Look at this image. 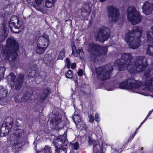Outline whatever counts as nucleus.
<instances>
[{
	"instance_id": "24",
	"label": "nucleus",
	"mask_w": 153,
	"mask_h": 153,
	"mask_svg": "<svg viewBox=\"0 0 153 153\" xmlns=\"http://www.w3.org/2000/svg\"><path fill=\"white\" fill-rule=\"evenodd\" d=\"M73 119L76 126H77L78 123H79L81 122V117L79 115H74L73 117Z\"/></svg>"
},
{
	"instance_id": "5",
	"label": "nucleus",
	"mask_w": 153,
	"mask_h": 153,
	"mask_svg": "<svg viewBox=\"0 0 153 153\" xmlns=\"http://www.w3.org/2000/svg\"><path fill=\"white\" fill-rule=\"evenodd\" d=\"M127 14L128 20L133 25L139 23L142 19L138 12L133 7H129L127 11Z\"/></svg>"
},
{
	"instance_id": "4",
	"label": "nucleus",
	"mask_w": 153,
	"mask_h": 153,
	"mask_svg": "<svg viewBox=\"0 0 153 153\" xmlns=\"http://www.w3.org/2000/svg\"><path fill=\"white\" fill-rule=\"evenodd\" d=\"M142 31V28L140 27H133L131 33L130 30H128L125 36V41L128 44L130 48L136 49L140 45V37Z\"/></svg>"
},
{
	"instance_id": "34",
	"label": "nucleus",
	"mask_w": 153,
	"mask_h": 153,
	"mask_svg": "<svg viewBox=\"0 0 153 153\" xmlns=\"http://www.w3.org/2000/svg\"><path fill=\"white\" fill-rule=\"evenodd\" d=\"M50 149H49L47 146H45V148H44V149L42 151V153L43 152H46V153H50Z\"/></svg>"
},
{
	"instance_id": "12",
	"label": "nucleus",
	"mask_w": 153,
	"mask_h": 153,
	"mask_svg": "<svg viewBox=\"0 0 153 153\" xmlns=\"http://www.w3.org/2000/svg\"><path fill=\"white\" fill-rule=\"evenodd\" d=\"M94 0H89L88 3L83 6L82 13L83 16H87L90 13L91 8Z\"/></svg>"
},
{
	"instance_id": "27",
	"label": "nucleus",
	"mask_w": 153,
	"mask_h": 153,
	"mask_svg": "<svg viewBox=\"0 0 153 153\" xmlns=\"http://www.w3.org/2000/svg\"><path fill=\"white\" fill-rule=\"evenodd\" d=\"M49 92V90L48 89H47L45 90L43 92V93L42 94V98H41L42 100H45L47 97L48 94Z\"/></svg>"
},
{
	"instance_id": "45",
	"label": "nucleus",
	"mask_w": 153,
	"mask_h": 153,
	"mask_svg": "<svg viewBox=\"0 0 153 153\" xmlns=\"http://www.w3.org/2000/svg\"><path fill=\"white\" fill-rule=\"evenodd\" d=\"M153 111V109H152V110H151V111H150L149 113H148V114H147V117H149V116L150 115V114H152V111Z\"/></svg>"
},
{
	"instance_id": "44",
	"label": "nucleus",
	"mask_w": 153,
	"mask_h": 153,
	"mask_svg": "<svg viewBox=\"0 0 153 153\" xmlns=\"http://www.w3.org/2000/svg\"><path fill=\"white\" fill-rule=\"evenodd\" d=\"M76 67V64L75 63H72L71 66V68L73 69L74 68Z\"/></svg>"
},
{
	"instance_id": "50",
	"label": "nucleus",
	"mask_w": 153,
	"mask_h": 153,
	"mask_svg": "<svg viewBox=\"0 0 153 153\" xmlns=\"http://www.w3.org/2000/svg\"><path fill=\"white\" fill-rule=\"evenodd\" d=\"M12 124H10V127H9V128H11L12 127Z\"/></svg>"
},
{
	"instance_id": "35",
	"label": "nucleus",
	"mask_w": 153,
	"mask_h": 153,
	"mask_svg": "<svg viewBox=\"0 0 153 153\" xmlns=\"http://www.w3.org/2000/svg\"><path fill=\"white\" fill-rule=\"evenodd\" d=\"M100 115L98 113H96L95 115V120L98 122L100 120Z\"/></svg>"
},
{
	"instance_id": "14",
	"label": "nucleus",
	"mask_w": 153,
	"mask_h": 153,
	"mask_svg": "<svg viewBox=\"0 0 153 153\" xmlns=\"http://www.w3.org/2000/svg\"><path fill=\"white\" fill-rule=\"evenodd\" d=\"M143 12L146 15L150 14L153 9V4L146 2L142 7Z\"/></svg>"
},
{
	"instance_id": "52",
	"label": "nucleus",
	"mask_w": 153,
	"mask_h": 153,
	"mask_svg": "<svg viewBox=\"0 0 153 153\" xmlns=\"http://www.w3.org/2000/svg\"><path fill=\"white\" fill-rule=\"evenodd\" d=\"M143 122H142L141 123V124H140V125L141 126H142V125L143 124Z\"/></svg>"
},
{
	"instance_id": "7",
	"label": "nucleus",
	"mask_w": 153,
	"mask_h": 153,
	"mask_svg": "<svg viewBox=\"0 0 153 153\" xmlns=\"http://www.w3.org/2000/svg\"><path fill=\"white\" fill-rule=\"evenodd\" d=\"M9 25L11 31L15 33L20 32L23 27L22 22L19 20L18 18L16 16L11 17Z\"/></svg>"
},
{
	"instance_id": "39",
	"label": "nucleus",
	"mask_w": 153,
	"mask_h": 153,
	"mask_svg": "<svg viewBox=\"0 0 153 153\" xmlns=\"http://www.w3.org/2000/svg\"><path fill=\"white\" fill-rule=\"evenodd\" d=\"M71 46L72 47V52H74L76 51V46L74 45V43L73 42H72L71 43Z\"/></svg>"
},
{
	"instance_id": "21",
	"label": "nucleus",
	"mask_w": 153,
	"mask_h": 153,
	"mask_svg": "<svg viewBox=\"0 0 153 153\" xmlns=\"http://www.w3.org/2000/svg\"><path fill=\"white\" fill-rule=\"evenodd\" d=\"M4 33L0 36V42L4 41L5 39L7 36L9 32L8 30L7 29V28L4 27L3 28Z\"/></svg>"
},
{
	"instance_id": "16",
	"label": "nucleus",
	"mask_w": 153,
	"mask_h": 153,
	"mask_svg": "<svg viewBox=\"0 0 153 153\" xmlns=\"http://www.w3.org/2000/svg\"><path fill=\"white\" fill-rule=\"evenodd\" d=\"M51 122L53 123L58 125V124L61 122V115L59 113H57L55 114H53Z\"/></svg>"
},
{
	"instance_id": "23",
	"label": "nucleus",
	"mask_w": 153,
	"mask_h": 153,
	"mask_svg": "<svg viewBox=\"0 0 153 153\" xmlns=\"http://www.w3.org/2000/svg\"><path fill=\"white\" fill-rule=\"evenodd\" d=\"M56 0H46L45 5L47 7L51 8L53 6Z\"/></svg>"
},
{
	"instance_id": "33",
	"label": "nucleus",
	"mask_w": 153,
	"mask_h": 153,
	"mask_svg": "<svg viewBox=\"0 0 153 153\" xmlns=\"http://www.w3.org/2000/svg\"><path fill=\"white\" fill-rule=\"evenodd\" d=\"M106 89L108 91H111L114 89V87L111 85L107 86L105 87Z\"/></svg>"
},
{
	"instance_id": "18",
	"label": "nucleus",
	"mask_w": 153,
	"mask_h": 153,
	"mask_svg": "<svg viewBox=\"0 0 153 153\" xmlns=\"http://www.w3.org/2000/svg\"><path fill=\"white\" fill-rule=\"evenodd\" d=\"M72 55L75 57H77L78 56L80 58L84 56V53L81 48H79L75 51L72 52Z\"/></svg>"
},
{
	"instance_id": "51",
	"label": "nucleus",
	"mask_w": 153,
	"mask_h": 153,
	"mask_svg": "<svg viewBox=\"0 0 153 153\" xmlns=\"http://www.w3.org/2000/svg\"><path fill=\"white\" fill-rule=\"evenodd\" d=\"M138 128H137L136 130V131H135V132H136H136L138 130Z\"/></svg>"
},
{
	"instance_id": "8",
	"label": "nucleus",
	"mask_w": 153,
	"mask_h": 153,
	"mask_svg": "<svg viewBox=\"0 0 153 153\" xmlns=\"http://www.w3.org/2000/svg\"><path fill=\"white\" fill-rule=\"evenodd\" d=\"M109 29L103 26L97 33L95 34L94 36L97 40L103 42L109 38Z\"/></svg>"
},
{
	"instance_id": "31",
	"label": "nucleus",
	"mask_w": 153,
	"mask_h": 153,
	"mask_svg": "<svg viewBox=\"0 0 153 153\" xmlns=\"http://www.w3.org/2000/svg\"><path fill=\"white\" fill-rule=\"evenodd\" d=\"M72 147L75 150L77 149L79 147V144L77 142H76L74 143L71 144Z\"/></svg>"
},
{
	"instance_id": "13",
	"label": "nucleus",
	"mask_w": 153,
	"mask_h": 153,
	"mask_svg": "<svg viewBox=\"0 0 153 153\" xmlns=\"http://www.w3.org/2000/svg\"><path fill=\"white\" fill-rule=\"evenodd\" d=\"M49 36L45 33H44L39 38L38 43L44 47L47 48L49 45Z\"/></svg>"
},
{
	"instance_id": "17",
	"label": "nucleus",
	"mask_w": 153,
	"mask_h": 153,
	"mask_svg": "<svg viewBox=\"0 0 153 153\" xmlns=\"http://www.w3.org/2000/svg\"><path fill=\"white\" fill-rule=\"evenodd\" d=\"M147 41L153 44V26L147 33Z\"/></svg>"
},
{
	"instance_id": "36",
	"label": "nucleus",
	"mask_w": 153,
	"mask_h": 153,
	"mask_svg": "<svg viewBox=\"0 0 153 153\" xmlns=\"http://www.w3.org/2000/svg\"><path fill=\"white\" fill-rule=\"evenodd\" d=\"M88 119L89 121L91 123H93L94 120V116L92 115H90L88 116Z\"/></svg>"
},
{
	"instance_id": "26",
	"label": "nucleus",
	"mask_w": 153,
	"mask_h": 153,
	"mask_svg": "<svg viewBox=\"0 0 153 153\" xmlns=\"http://www.w3.org/2000/svg\"><path fill=\"white\" fill-rule=\"evenodd\" d=\"M65 50L63 49L60 52L59 55L58 59L62 60L65 56Z\"/></svg>"
},
{
	"instance_id": "49",
	"label": "nucleus",
	"mask_w": 153,
	"mask_h": 153,
	"mask_svg": "<svg viewBox=\"0 0 153 153\" xmlns=\"http://www.w3.org/2000/svg\"><path fill=\"white\" fill-rule=\"evenodd\" d=\"M148 117H147V116L145 118V119L144 120H145V121H146V120H147Z\"/></svg>"
},
{
	"instance_id": "56",
	"label": "nucleus",
	"mask_w": 153,
	"mask_h": 153,
	"mask_svg": "<svg viewBox=\"0 0 153 153\" xmlns=\"http://www.w3.org/2000/svg\"><path fill=\"white\" fill-rule=\"evenodd\" d=\"M25 101H27V100H25Z\"/></svg>"
},
{
	"instance_id": "19",
	"label": "nucleus",
	"mask_w": 153,
	"mask_h": 153,
	"mask_svg": "<svg viewBox=\"0 0 153 153\" xmlns=\"http://www.w3.org/2000/svg\"><path fill=\"white\" fill-rule=\"evenodd\" d=\"M34 7L38 11H39L43 13H46L48 12L47 7L43 6L42 7L37 5H34Z\"/></svg>"
},
{
	"instance_id": "10",
	"label": "nucleus",
	"mask_w": 153,
	"mask_h": 153,
	"mask_svg": "<svg viewBox=\"0 0 153 153\" xmlns=\"http://www.w3.org/2000/svg\"><path fill=\"white\" fill-rule=\"evenodd\" d=\"M108 12L110 20L116 22L119 18V13L117 8L112 6L108 7Z\"/></svg>"
},
{
	"instance_id": "9",
	"label": "nucleus",
	"mask_w": 153,
	"mask_h": 153,
	"mask_svg": "<svg viewBox=\"0 0 153 153\" xmlns=\"http://www.w3.org/2000/svg\"><path fill=\"white\" fill-rule=\"evenodd\" d=\"M107 49V47H102L95 45L92 42L90 43L88 45V50L90 51L93 50H95L97 56L106 54Z\"/></svg>"
},
{
	"instance_id": "40",
	"label": "nucleus",
	"mask_w": 153,
	"mask_h": 153,
	"mask_svg": "<svg viewBox=\"0 0 153 153\" xmlns=\"http://www.w3.org/2000/svg\"><path fill=\"white\" fill-rule=\"evenodd\" d=\"M22 131L21 130L18 129L16 131V134L18 136L22 134Z\"/></svg>"
},
{
	"instance_id": "32",
	"label": "nucleus",
	"mask_w": 153,
	"mask_h": 153,
	"mask_svg": "<svg viewBox=\"0 0 153 153\" xmlns=\"http://www.w3.org/2000/svg\"><path fill=\"white\" fill-rule=\"evenodd\" d=\"M79 123L81 129H84L85 130L86 129V126L84 123L82 122H81V123Z\"/></svg>"
},
{
	"instance_id": "54",
	"label": "nucleus",
	"mask_w": 153,
	"mask_h": 153,
	"mask_svg": "<svg viewBox=\"0 0 153 153\" xmlns=\"http://www.w3.org/2000/svg\"><path fill=\"white\" fill-rule=\"evenodd\" d=\"M15 101L16 102H18V103L19 102L17 101V100H16V99H15Z\"/></svg>"
},
{
	"instance_id": "28",
	"label": "nucleus",
	"mask_w": 153,
	"mask_h": 153,
	"mask_svg": "<svg viewBox=\"0 0 153 153\" xmlns=\"http://www.w3.org/2000/svg\"><path fill=\"white\" fill-rule=\"evenodd\" d=\"M96 135L97 137L99 138L101 140L102 137V134L101 129L99 128L98 129V131L96 133Z\"/></svg>"
},
{
	"instance_id": "6",
	"label": "nucleus",
	"mask_w": 153,
	"mask_h": 153,
	"mask_svg": "<svg viewBox=\"0 0 153 153\" xmlns=\"http://www.w3.org/2000/svg\"><path fill=\"white\" fill-rule=\"evenodd\" d=\"M15 76L14 74L12 73L7 76V79L8 83L11 85L12 87H14L17 90H19L23 82V76L22 74L19 75L17 77L16 81L15 80Z\"/></svg>"
},
{
	"instance_id": "55",
	"label": "nucleus",
	"mask_w": 153,
	"mask_h": 153,
	"mask_svg": "<svg viewBox=\"0 0 153 153\" xmlns=\"http://www.w3.org/2000/svg\"><path fill=\"white\" fill-rule=\"evenodd\" d=\"M146 121H145V120H143V121L142 122L143 123H144V122H145Z\"/></svg>"
},
{
	"instance_id": "20",
	"label": "nucleus",
	"mask_w": 153,
	"mask_h": 153,
	"mask_svg": "<svg viewBox=\"0 0 153 153\" xmlns=\"http://www.w3.org/2000/svg\"><path fill=\"white\" fill-rule=\"evenodd\" d=\"M46 48L38 43L36 48V52L39 54H41L44 52Z\"/></svg>"
},
{
	"instance_id": "57",
	"label": "nucleus",
	"mask_w": 153,
	"mask_h": 153,
	"mask_svg": "<svg viewBox=\"0 0 153 153\" xmlns=\"http://www.w3.org/2000/svg\"><path fill=\"white\" fill-rule=\"evenodd\" d=\"M39 153L38 152V153Z\"/></svg>"
},
{
	"instance_id": "37",
	"label": "nucleus",
	"mask_w": 153,
	"mask_h": 153,
	"mask_svg": "<svg viewBox=\"0 0 153 153\" xmlns=\"http://www.w3.org/2000/svg\"><path fill=\"white\" fill-rule=\"evenodd\" d=\"M43 0H35L36 4L34 5H37L39 6L42 3Z\"/></svg>"
},
{
	"instance_id": "22",
	"label": "nucleus",
	"mask_w": 153,
	"mask_h": 153,
	"mask_svg": "<svg viewBox=\"0 0 153 153\" xmlns=\"http://www.w3.org/2000/svg\"><path fill=\"white\" fill-rule=\"evenodd\" d=\"M7 90L4 88H2L0 90V99L1 100L5 98L7 94Z\"/></svg>"
},
{
	"instance_id": "38",
	"label": "nucleus",
	"mask_w": 153,
	"mask_h": 153,
	"mask_svg": "<svg viewBox=\"0 0 153 153\" xmlns=\"http://www.w3.org/2000/svg\"><path fill=\"white\" fill-rule=\"evenodd\" d=\"M66 63V67L68 68H69L70 66V62L68 58H66L65 60Z\"/></svg>"
},
{
	"instance_id": "15",
	"label": "nucleus",
	"mask_w": 153,
	"mask_h": 153,
	"mask_svg": "<svg viewBox=\"0 0 153 153\" xmlns=\"http://www.w3.org/2000/svg\"><path fill=\"white\" fill-rule=\"evenodd\" d=\"M88 143L90 145H93V153H103L101 149H100V151L99 152L98 150L99 148V146L98 145H97V143L95 140L89 138Z\"/></svg>"
},
{
	"instance_id": "29",
	"label": "nucleus",
	"mask_w": 153,
	"mask_h": 153,
	"mask_svg": "<svg viewBox=\"0 0 153 153\" xmlns=\"http://www.w3.org/2000/svg\"><path fill=\"white\" fill-rule=\"evenodd\" d=\"M66 77L68 78H71L72 77V71L71 70H69L65 74Z\"/></svg>"
},
{
	"instance_id": "43",
	"label": "nucleus",
	"mask_w": 153,
	"mask_h": 153,
	"mask_svg": "<svg viewBox=\"0 0 153 153\" xmlns=\"http://www.w3.org/2000/svg\"><path fill=\"white\" fill-rule=\"evenodd\" d=\"M62 137V136H58L57 138V139H55L54 140V142H56L57 141H58V142H59L61 140H60V138H61Z\"/></svg>"
},
{
	"instance_id": "3",
	"label": "nucleus",
	"mask_w": 153,
	"mask_h": 153,
	"mask_svg": "<svg viewBox=\"0 0 153 153\" xmlns=\"http://www.w3.org/2000/svg\"><path fill=\"white\" fill-rule=\"evenodd\" d=\"M121 89H128L134 92L146 95L145 92L149 91V88L145 86L141 85L140 82L136 81L134 79H130L125 81L119 84Z\"/></svg>"
},
{
	"instance_id": "53",
	"label": "nucleus",
	"mask_w": 153,
	"mask_h": 153,
	"mask_svg": "<svg viewBox=\"0 0 153 153\" xmlns=\"http://www.w3.org/2000/svg\"><path fill=\"white\" fill-rule=\"evenodd\" d=\"M141 126L140 125L139 126V127L137 128H138V129H139L140 128V127H141Z\"/></svg>"
},
{
	"instance_id": "48",
	"label": "nucleus",
	"mask_w": 153,
	"mask_h": 153,
	"mask_svg": "<svg viewBox=\"0 0 153 153\" xmlns=\"http://www.w3.org/2000/svg\"><path fill=\"white\" fill-rule=\"evenodd\" d=\"M4 76L1 77V74H0V80H1L3 78Z\"/></svg>"
},
{
	"instance_id": "46",
	"label": "nucleus",
	"mask_w": 153,
	"mask_h": 153,
	"mask_svg": "<svg viewBox=\"0 0 153 153\" xmlns=\"http://www.w3.org/2000/svg\"><path fill=\"white\" fill-rule=\"evenodd\" d=\"M136 134V132H135L131 136L132 137V138H134Z\"/></svg>"
},
{
	"instance_id": "41",
	"label": "nucleus",
	"mask_w": 153,
	"mask_h": 153,
	"mask_svg": "<svg viewBox=\"0 0 153 153\" xmlns=\"http://www.w3.org/2000/svg\"><path fill=\"white\" fill-rule=\"evenodd\" d=\"M83 71L82 70H79L78 72V74L79 76H81L82 75Z\"/></svg>"
},
{
	"instance_id": "2",
	"label": "nucleus",
	"mask_w": 153,
	"mask_h": 153,
	"mask_svg": "<svg viewBox=\"0 0 153 153\" xmlns=\"http://www.w3.org/2000/svg\"><path fill=\"white\" fill-rule=\"evenodd\" d=\"M19 48V45L16 39L13 37L9 38L6 46H0V62H8L15 59L18 56L17 52Z\"/></svg>"
},
{
	"instance_id": "47",
	"label": "nucleus",
	"mask_w": 153,
	"mask_h": 153,
	"mask_svg": "<svg viewBox=\"0 0 153 153\" xmlns=\"http://www.w3.org/2000/svg\"><path fill=\"white\" fill-rule=\"evenodd\" d=\"M133 138H132V137L131 136L129 139L128 140H130L131 141L132 140Z\"/></svg>"
},
{
	"instance_id": "1",
	"label": "nucleus",
	"mask_w": 153,
	"mask_h": 153,
	"mask_svg": "<svg viewBox=\"0 0 153 153\" xmlns=\"http://www.w3.org/2000/svg\"><path fill=\"white\" fill-rule=\"evenodd\" d=\"M132 57L130 53H124L122 55L121 59L116 61L117 66L120 71H123L126 69H128L131 73H137L145 69L147 66L146 64H140L142 62L143 57H139L138 61L135 63L131 64V60Z\"/></svg>"
},
{
	"instance_id": "42",
	"label": "nucleus",
	"mask_w": 153,
	"mask_h": 153,
	"mask_svg": "<svg viewBox=\"0 0 153 153\" xmlns=\"http://www.w3.org/2000/svg\"><path fill=\"white\" fill-rule=\"evenodd\" d=\"M59 153H66V149H65L62 150L60 149L59 151Z\"/></svg>"
},
{
	"instance_id": "11",
	"label": "nucleus",
	"mask_w": 153,
	"mask_h": 153,
	"mask_svg": "<svg viewBox=\"0 0 153 153\" xmlns=\"http://www.w3.org/2000/svg\"><path fill=\"white\" fill-rule=\"evenodd\" d=\"M97 78L101 81H104L109 79L110 72L106 71L103 67H100L96 69Z\"/></svg>"
},
{
	"instance_id": "25",
	"label": "nucleus",
	"mask_w": 153,
	"mask_h": 153,
	"mask_svg": "<svg viewBox=\"0 0 153 153\" xmlns=\"http://www.w3.org/2000/svg\"><path fill=\"white\" fill-rule=\"evenodd\" d=\"M146 53L150 56L153 55V46L152 45L149 46Z\"/></svg>"
},
{
	"instance_id": "30",
	"label": "nucleus",
	"mask_w": 153,
	"mask_h": 153,
	"mask_svg": "<svg viewBox=\"0 0 153 153\" xmlns=\"http://www.w3.org/2000/svg\"><path fill=\"white\" fill-rule=\"evenodd\" d=\"M6 68L4 67H0V74H1V77L4 76V73L5 71Z\"/></svg>"
}]
</instances>
